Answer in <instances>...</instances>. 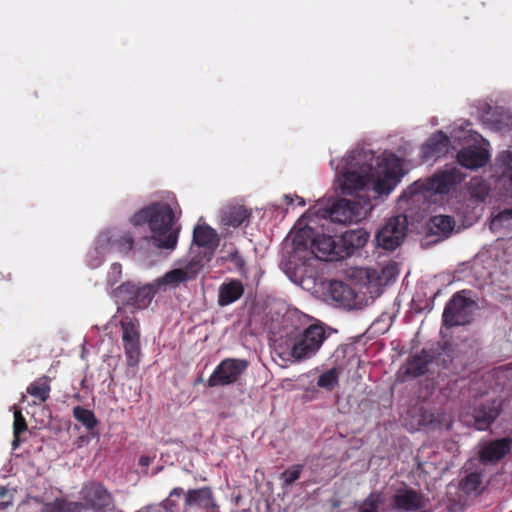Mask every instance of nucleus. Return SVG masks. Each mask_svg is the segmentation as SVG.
I'll return each mask as SVG.
<instances>
[{"instance_id": "nucleus-1", "label": "nucleus", "mask_w": 512, "mask_h": 512, "mask_svg": "<svg viewBox=\"0 0 512 512\" xmlns=\"http://www.w3.org/2000/svg\"><path fill=\"white\" fill-rule=\"evenodd\" d=\"M335 170L337 189L342 194L372 190L380 196L390 194L400 181L401 162L393 154L375 156L372 150L357 148Z\"/></svg>"}, {"instance_id": "nucleus-2", "label": "nucleus", "mask_w": 512, "mask_h": 512, "mask_svg": "<svg viewBox=\"0 0 512 512\" xmlns=\"http://www.w3.org/2000/svg\"><path fill=\"white\" fill-rule=\"evenodd\" d=\"M135 226L148 223L153 244L160 249L173 250L178 241L179 228L174 227L175 214L166 203H153L137 213L131 219Z\"/></svg>"}, {"instance_id": "nucleus-3", "label": "nucleus", "mask_w": 512, "mask_h": 512, "mask_svg": "<svg viewBox=\"0 0 512 512\" xmlns=\"http://www.w3.org/2000/svg\"><path fill=\"white\" fill-rule=\"evenodd\" d=\"M321 324H311L307 328L287 332L277 341L276 352L284 360L301 362L313 357L327 338Z\"/></svg>"}, {"instance_id": "nucleus-4", "label": "nucleus", "mask_w": 512, "mask_h": 512, "mask_svg": "<svg viewBox=\"0 0 512 512\" xmlns=\"http://www.w3.org/2000/svg\"><path fill=\"white\" fill-rule=\"evenodd\" d=\"M293 244L297 254L309 250L313 257L322 261H333L339 257L333 237L324 234L315 235L310 227L297 231L293 238Z\"/></svg>"}, {"instance_id": "nucleus-5", "label": "nucleus", "mask_w": 512, "mask_h": 512, "mask_svg": "<svg viewBox=\"0 0 512 512\" xmlns=\"http://www.w3.org/2000/svg\"><path fill=\"white\" fill-rule=\"evenodd\" d=\"M464 178L465 175L457 167L446 166L432 177L414 182L411 188L415 194H422L424 197L447 194L460 184Z\"/></svg>"}, {"instance_id": "nucleus-6", "label": "nucleus", "mask_w": 512, "mask_h": 512, "mask_svg": "<svg viewBox=\"0 0 512 512\" xmlns=\"http://www.w3.org/2000/svg\"><path fill=\"white\" fill-rule=\"evenodd\" d=\"M372 207L369 197L357 195L353 200L339 199L331 206L328 214L333 222L351 224L366 218Z\"/></svg>"}, {"instance_id": "nucleus-7", "label": "nucleus", "mask_w": 512, "mask_h": 512, "mask_svg": "<svg viewBox=\"0 0 512 512\" xmlns=\"http://www.w3.org/2000/svg\"><path fill=\"white\" fill-rule=\"evenodd\" d=\"M204 267V258L193 256L189 260L180 264L179 267L174 268L162 277L155 280V285L160 291L166 289H175L180 284L191 281L197 277L202 268Z\"/></svg>"}, {"instance_id": "nucleus-8", "label": "nucleus", "mask_w": 512, "mask_h": 512, "mask_svg": "<svg viewBox=\"0 0 512 512\" xmlns=\"http://www.w3.org/2000/svg\"><path fill=\"white\" fill-rule=\"evenodd\" d=\"M465 291L456 293L447 303L443 312V322L448 327L469 324L477 308V303L464 296Z\"/></svg>"}, {"instance_id": "nucleus-9", "label": "nucleus", "mask_w": 512, "mask_h": 512, "mask_svg": "<svg viewBox=\"0 0 512 512\" xmlns=\"http://www.w3.org/2000/svg\"><path fill=\"white\" fill-rule=\"evenodd\" d=\"M158 291L160 289L155 285V280L145 285L125 282L115 289V296L136 309H145L151 304Z\"/></svg>"}, {"instance_id": "nucleus-10", "label": "nucleus", "mask_w": 512, "mask_h": 512, "mask_svg": "<svg viewBox=\"0 0 512 512\" xmlns=\"http://www.w3.org/2000/svg\"><path fill=\"white\" fill-rule=\"evenodd\" d=\"M407 229L406 216L398 215L388 219L375 236L377 246L384 250H395L403 243Z\"/></svg>"}, {"instance_id": "nucleus-11", "label": "nucleus", "mask_w": 512, "mask_h": 512, "mask_svg": "<svg viewBox=\"0 0 512 512\" xmlns=\"http://www.w3.org/2000/svg\"><path fill=\"white\" fill-rule=\"evenodd\" d=\"M120 326L127 364L135 367L141 356L139 322L134 317L124 316L120 320Z\"/></svg>"}, {"instance_id": "nucleus-12", "label": "nucleus", "mask_w": 512, "mask_h": 512, "mask_svg": "<svg viewBox=\"0 0 512 512\" xmlns=\"http://www.w3.org/2000/svg\"><path fill=\"white\" fill-rule=\"evenodd\" d=\"M80 510L91 509L94 512H103L113 502V496L106 487L95 481H89L83 484L80 492Z\"/></svg>"}, {"instance_id": "nucleus-13", "label": "nucleus", "mask_w": 512, "mask_h": 512, "mask_svg": "<svg viewBox=\"0 0 512 512\" xmlns=\"http://www.w3.org/2000/svg\"><path fill=\"white\" fill-rule=\"evenodd\" d=\"M248 367L244 359L227 358L220 362L207 380L208 387L227 386L235 383Z\"/></svg>"}, {"instance_id": "nucleus-14", "label": "nucleus", "mask_w": 512, "mask_h": 512, "mask_svg": "<svg viewBox=\"0 0 512 512\" xmlns=\"http://www.w3.org/2000/svg\"><path fill=\"white\" fill-rule=\"evenodd\" d=\"M391 507L397 512H414L426 507V499L405 486L396 490L391 498Z\"/></svg>"}, {"instance_id": "nucleus-15", "label": "nucleus", "mask_w": 512, "mask_h": 512, "mask_svg": "<svg viewBox=\"0 0 512 512\" xmlns=\"http://www.w3.org/2000/svg\"><path fill=\"white\" fill-rule=\"evenodd\" d=\"M116 228L105 230L101 232L96 240L94 249L88 254V263L92 268H97L101 265L104 257L111 253H117L114 231Z\"/></svg>"}, {"instance_id": "nucleus-16", "label": "nucleus", "mask_w": 512, "mask_h": 512, "mask_svg": "<svg viewBox=\"0 0 512 512\" xmlns=\"http://www.w3.org/2000/svg\"><path fill=\"white\" fill-rule=\"evenodd\" d=\"M327 297L338 306L346 309L358 307L356 292L349 285L341 281H331L329 283Z\"/></svg>"}, {"instance_id": "nucleus-17", "label": "nucleus", "mask_w": 512, "mask_h": 512, "mask_svg": "<svg viewBox=\"0 0 512 512\" xmlns=\"http://www.w3.org/2000/svg\"><path fill=\"white\" fill-rule=\"evenodd\" d=\"M185 505L199 507L205 512H220L214 494L209 487L189 489L185 492Z\"/></svg>"}, {"instance_id": "nucleus-18", "label": "nucleus", "mask_w": 512, "mask_h": 512, "mask_svg": "<svg viewBox=\"0 0 512 512\" xmlns=\"http://www.w3.org/2000/svg\"><path fill=\"white\" fill-rule=\"evenodd\" d=\"M488 159V151L477 146L463 148L457 154L458 163L467 169L480 168L487 163Z\"/></svg>"}, {"instance_id": "nucleus-19", "label": "nucleus", "mask_w": 512, "mask_h": 512, "mask_svg": "<svg viewBox=\"0 0 512 512\" xmlns=\"http://www.w3.org/2000/svg\"><path fill=\"white\" fill-rule=\"evenodd\" d=\"M512 439L503 438L491 441L484 445L480 451V461L483 463H493L502 459L511 449Z\"/></svg>"}, {"instance_id": "nucleus-20", "label": "nucleus", "mask_w": 512, "mask_h": 512, "mask_svg": "<svg viewBox=\"0 0 512 512\" xmlns=\"http://www.w3.org/2000/svg\"><path fill=\"white\" fill-rule=\"evenodd\" d=\"M450 140L443 132L433 134L422 147V157L425 160L437 159L446 154Z\"/></svg>"}, {"instance_id": "nucleus-21", "label": "nucleus", "mask_w": 512, "mask_h": 512, "mask_svg": "<svg viewBox=\"0 0 512 512\" xmlns=\"http://www.w3.org/2000/svg\"><path fill=\"white\" fill-rule=\"evenodd\" d=\"M244 294V286L239 280H230L224 282L219 287L218 304L227 306L236 302Z\"/></svg>"}, {"instance_id": "nucleus-22", "label": "nucleus", "mask_w": 512, "mask_h": 512, "mask_svg": "<svg viewBox=\"0 0 512 512\" xmlns=\"http://www.w3.org/2000/svg\"><path fill=\"white\" fill-rule=\"evenodd\" d=\"M499 415V405L496 401L481 405L475 410L474 426L477 430H486Z\"/></svg>"}, {"instance_id": "nucleus-23", "label": "nucleus", "mask_w": 512, "mask_h": 512, "mask_svg": "<svg viewBox=\"0 0 512 512\" xmlns=\"http://www.w3.org/2000/svg\"><path fill=\"white\" fill-rule=\"evenodd\" d=\"M485 121L492 129L505 131L512 127V113L503 107H495L487 112Z\"/></svg>"}, {"instance_id": "nucleus-24", "label": "nucleus", "mask_w": 512, "mask_h": 512, "mask_svg": "<svg viewBox=\"0 0 512 512\" xmlns=\"http://www.w3.org/2000/svg\"><path fill=\"white\" fill-rule=\"evenodd\" d=\"M251 213L241 205L227 206L222 209L221 222L223 225L239 227L249 217Z\"/></svg>"}, {"instance_id": "nucleus-25", "label": "nucleus", "mask_w": 512, "mask_h": 512, "mask_svg": "<svg viewBox=\"0 0 512 512\" xmlns=\"http://www.w3.org/2000/svg\"><path fill=\"white\" fill-rule=\"evenodd\" d=\"M369 239V233L364 229L348 230L343 233L341 242L347 254L364 247Z\"/></svg>"}, {"instance_id": "nucleus-26", "label": "nucleus", "mask_w": 512, "mask_h": 512, "mask_svg": "<svg viewBox=\"0 0 512 512\" xmlns=\"http://www.w3.org/2000/svg\"><path fill=\"white\" fill-rule=\"evenodd\" d=\"M193 241L200 247L214 249L218 246L217 232L207 225H198L193 231Z\"/></svg>"}, {"instance_id": "nucleus-27", "label": "nucleus", "mask_w": 512, "mask_h": 512, "mask_svg": "<svg viewBox=\"0 0 512 512\" xmlns=\"http://www.w3.org/2000/svg\"><path fill=\"white\" fill-rule=\"evenodd\" d=\"M397 269L395 264H389L381 269L379 272L376 269H366V278L370 285L384 286L387 285L392 279L397 276Z\"/></svg>"}, {"instance_id": "nucleus-28", "label": "nucleus", "mask_w": 512, "mask_h": 512, "mask_svg": "<svg viewBox=\"0 0 512 512\" xmlns=\"http://www.w3.org/2000/svg\"><path fill=\"white\" fill-rule=\"evenodd\" d=\"M453 217L447 215H436L430 219L429 230L432 234L447 237L454 229Z\"/></svg>"}, {"instance_id": "nucleus-29", "label": "nucleus", "mask_w": 512, "mask_h": 512, "mask_svg": "<svg viewBox=\"0 0 512 512\" xmlns=\"http://www.w3.org/2000/svg\"><path fill=\"white\" fill-rule=\"evenodd\" d=\"M49 382L50 380L48 377H40L27 387V393L39 402H45L50 395L51 387Z\"/></svg>"}, {"instance_id": "nucleus-30", "label": "nucleus", "mask_w": 512, "mask_h": 512, "mask_svg": "<svg viewBox=\"0 0 512 512\" xmlns=\"http://www.w3.org/2000/svg\"><path fill=\"white\" fill-rule=\"evenodd\" d=\"M185 492L181 487L173 488L168 497L158 504L159 512H179V499Z\"/></svg>"}, {"instance_id": "nucleus-31", "label": "nucleus", "mask_w": 512, "mask_h": 512, "mask_svg": "<svg viewBox=\"0 0 512 512\" xmlns=\"http://www.w3.org/2000/svg\"><path fill=\"white\" fill-rule=\"evenodd\" d=\"M41 512H80V504L65 499H55L52 502L45 503Z\"/></svg>"}, {"instance_id": "nucleus-32", "label": "nucleus", "mask_w": 512, "mask_h": 512, "mask_svg": "<svg viewBox=\"0 0 512 512\" xmlns=\"http://www.w3.org/2000/svg\"><path fill=\"white\" fill-rule=\"evenodd\" d=\"M468 190L470 196L478 202H483L489 194L487 182L480 177H474L469 181Z\"/></svg>"}, {"instance_id": "nucleus-33", "label": "nucleus", "mask_w": 512, "mask_h": 512, "mask_svg": "<svg viewBox=\"0 0 512 512\" xmlns=\"http://www.w3.org/2000/svg\"><path fill=\"white\" fill-rule=\"evenodd\" d=\"M73 416L77 421L83 424L88 430H92L98 424V421L94 415V413L81 406H76L73 409Z\"/></svg>"}, {"instance_id": "nucleus-34", "label": "nucleus", "mask_w": 512, "mask_h": 512, "mask_svg": "<svg viewBox=\"0 0 512 512\" xmlns=\"http://www.w3.org/2000/svg\"><path fill=\"white\" fill-rule=\"evenodd\" d=\"M428 360L424 356L415 355L407 363V374L417 377L424 374L427 370Z\"/></svg>"}, {"instance_id": "nucleus-35", "label": "nucleus", "mask_w": 512, "mask_h": 512, "mask_svg": "<svg viewBox=\"0 0 512 512\" xmlns=\"http://www.w3.org/2000/svg\"><path fill=\"white\" fill-rule=\"evenodd\" d=\"M114 237V240L117 241V253L127 254L132 249L134 240L128 232L117 229L114 231Z\"/></svg>"}, {"instance_id": "nucleus-36", "label": "nucleus", "mask_w": 512, "mask_h": 512, "mask_svg": "<svg viewBox=\"0 0 512 512\" xmlns=\"http://www.w3.org/2000/svg\"><path fill=\"white\" fill-rule=\"evenodd\" d=\"M339 381V370L337 368H332L324 373H322L317 381V385L320 388L326 390H332L335 386H337Z\"/></svg>"}, {"instance_id": "nucleus-37", "label": "nucleus", "mask_w": 512, "mask_h": 512, "mask_svg": "<svg viewBox=\"0 0 512 512\" xmlns=\"http://www.w3.org/2000/svg\"><path fill=\"white\" fill-rule=\"evenodd\" d=\"M384 502L381 493H371L361 504L360 512H379L380 505Z\"/></svg>"}, {"instance_id": "nucleus-38", "label": "nucleus", "mask_w": 512, "mask_h": 512, "mask_svg": "<svg viewBox=\"0 0 512 512\" xmlns=\"http://www.w3.org/2000/svg\"><path fill=\"white\" fill-rule=\"evenodd\" d=\"M303 468H304L303 465L296 464V465H292V466L288 467L286 470H284L280 475V479L283 482V486H290L296 480H298L301 476Z\"/></svg>"}, {"instance_id": "nucleus-39", "label": "nucleus", "mask_w": 512, "mask_h": 512, "mask_svg": "<svg viewBox=\"0 0 512 512\" xmlns=\"http://www.w3.org/2000/svg\"><path fill=\"white\" fill-rule=\"evenodd\" d=\"M481 484V476L478 473L468 474L461 482L462 489L467 492H475Z\"/></svg>"}, {"instance_id": "nucleus-40", "label": "nucleus", "mask_w": 512, "mask_h": 512, "mask_svg": "<svg viewBox=\"0 0 512 512\" xmlns=\"http://www.w3.org/2000/svg\"><path fill=\"white\" fill-rule=\"evenodd\" d=\"M13 410H14L13 434L20 435L22 432L26 431V429H27L26 420L23 417L21 410L17 406H14Z\"/></svg>"}, {"instance_id": "nucleus-41", "label": "nucleus", "mask_w": 512, "mask_h": 512, "mask_svg": "<svg viewBox=\"0 0 512 512\" xmlns=\"http://www.w3.org/2000/svg\"><path fill=\"white\" fill-rule=\"evenodd\" d=\"M122 275V267L118 263H113L108 272L107 282L108 285L113 287L116 283L119 282Z\"/></svg>"}, {"instance_id": "nucleus-42", "label": "nucleus", "mask_w": 512, "mask_h": 512, "mask_svg": "<svg viewBox=\"0 0 512 512\" xmlns=\"http://www.w3.org/2000/svg\"><path fill=\"white\" fill-rule=\"evenodd\" d=\"M227 259L231 261L241 274L246 273V263L242 255L237 251L231 252Z\"/></svg>"}, {"instance_id": "nucleus-43", "label": "nucleus", "mask_w": 512, "mask_h": 512, "mask_svg": "<svg viewBox=\"0 0 512 512\" xmlns=\"http://www.w3.org/2000/svg\"><path fill=\"white\" fill-rule=\"evenodd\" d=\"M512 219V208L505 209L492 219V226L502 225L505 221Z\"/></svg>"}, {"instance_id": "nucleus-44", "label": "nucleus", "mask_w": 512, "mask_h": 512, "mask_svg": "<svg viewBox=\"0 0 512 512\" xmlns=\"http://www.w3.org/2000/svg\"><path fill=\"white\" fill-rule=\"evenodd\" d=\"M501 164L509 170H512V152H503L499 157Z\"/></svg>"}, {"instance_id": "nucleus-45", "label": "nucleus", "mask_w": 512, "mask_h": 512, "mask_svg": "<svg viewBox=\"0 0 512 512\" xmlns=\"http://www.w3.org/2000/svg\"><path fill=\"white\" fill-rule=\"evenodd\" d=\"M303 317L298 311H291L285 315L286 321L293 322L294 320H300Z\"/></svg>"}, {"instance_id": "nucleus-46", "label": "nucleus", "mask_w": 512, "mask_h": 512, "mask_svg": "<svg viewBox=\"0 0 512 512\" xmlns=\"http://www.w3.org/2000/svg\"><path fill=\"white\" fill-rule=\"evenodd\" d=\"M429 424L436 426L440 425L442 423V420H439L438 418L434 417V414L430 415Z\"/></svg>"}, {"instance_id": "nucleus-47", "label": "nucleus", "mask_w": 512, "mask_h": 512, "mask_svg": "<svg viewBox=\"0 0 512 512\" xmlns=\"http://www.w3.org/2000/svg\"><path fill=\"white\" fill-rule=\"evenodd\" d=\"M151 460L148 456H142L139 459V463L142 466H148L150 464Z\"/></svg>"}, {"instance_id": "nucleus-48", "label": "nucleus", "mask_w": 512, "mask_h": 512, "mask_svg": "<svg viewBox=\"0 0 512 512\" xmlns=\"http://www.w3.org/2000/svg\"><path fill=\"white\" fill-rule=\"evenodd\" d=\"M154 508H155V506L153 504H149V505H146V506L142 507L137 512H151V511L154 510Z\"/></svg>"}, {"instance_id": "nucleus-49", "label": "nucleus", "mask_w": 512, "mask_h": 512, "mask_svg": "<svg viewBox=\"0 0 512 512\" xmlns=\"http://www.w3.org/2000/svg\"><path fill=\"white\" fill-rule=\"evenodd\" d=\"M20 435H15L14 434V440L12 442V446L14 449H16L19 445V441H20V438H19Z\"/></svg>"}, {"instance_id": "nucleus-50", "label": "nucleus", "mask_w": 512, "mask_h": 512, "mask_svg": "<svg viewBox=\"0 0 512 512\" xmlns=\"http://www.w3.org/2000/svg\"><path fill=\"white\" fill-rule=\"evenodd\" d=\"M295 199H296V203L298 205H300V206H304L305 205V201H304V199L302 197L296 196Z\"/></svg>"}, {"instance_id": "nucleus-51", "label": "nucleus", "mask_w": 512, "mask_h": 512, "mask_svg": "<svg viewBox=\"0 0 512 512\" xmlns=\"http://www.w3.org/2000/svg\"><path fill=\"white\" fill-rule=\"evenodd\" d=\"M285 199L287 200L288 203H293V198H291L290 196L286 195Z\"/></svg>"}, {"instance_id": "nucleus-52", "label": "nucleus", "mask_w": 512, "mask_h": 512, "mask_svg": "<svg viewBox=\"0 0 512 512\" xmlns=\"http://www.w3.org/2000/svg\"><path fill=\"white\" fill-rule=\"evenodd\" d=\"M5 491H6V490H5V488H4V487H1V488H0V494H1V495H4Z\"/></svg>"}, {"instance_id": "nucleus-53", "label": "nucleus", "mask_w": 512, "mask_h": 512, "mask_svg": "<svg viewBox=\"0 0 512 512\" xmlns=\"http://www.w3.org/2000/svg\"><path fill=\"white\" fill-rule=\"evenodd\" d=\"M509 180H510V184H511V186H512V172H511V173H510V175H509Z\"/></svg>"}, {"instance_id": "nucleus-54", "label": "nucleus", "mask_w": 512, "mask_h": 512, "mask_svg": "<svg viewBox=\"0 0 512 512\" xmlns=\"http://www.w3.org/2000/svg\"><path fill=\"white\" fill-rule=\"evenodd\" d=\"M334 164H335V160H331V161H330V165H331L332 167H334Z\"/></svg>"}, {"instance_id": "nucleus-55", "label": "nucleus", "mask_w": 512, "mask_h": 512, "mask_svg": "<svg viewBox=\"0 0 512 512\" xmlns=\"http://www.w3.org/2000/svg\"><path fill=\"white\" fill-rule=\"evenodd\" d=\"M26 400V396L25 395H22L21 397V401L24 402Z\"/></svg>"}]
</instances>
